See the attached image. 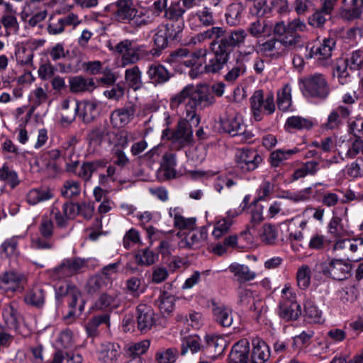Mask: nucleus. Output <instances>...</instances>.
Masks as SVG:
<instances>
[{"instance_id":"50","label":"nucleus","mask_w":363,"mask_h":363,"mask_svg":"<svg viewBox=\"0 0 363 363\" xmlns=\"http://www.w3.org/2000/svg\"><path fill=\"white\" fill-rule=\"evenodd\" d=\"M104 167H105V163L100 160L84 162L77 172V174L85 182H88L91 179L94 172Z\"/></svg>"},{"instance_id":"36","label":"nucleus","mask_w":363,"mask_h":363,"mask_svg":"<svg viewBox=\"0 0 363 363\" xmlns=\"http://www.w3.org/2000/svg\"><path fill=\"white\" fill-rule=\"evenodd\" d=\"M213 317L216 323L223 328H229L233 323L232 310L225 306H214Z\"/></svg>"},{"instance_id":"45","label":"nucleus","mask_w":363,"mask_h":363,"mask_svg":"<svg viewBox=\"0 0 363 363\" xmlns=\"http://www.w3.org/2000/svg\"><path fill=\"white\" fill-rule=\"evenodd\" d=\"M20 236L6 239L0 245V255L2 258H11L18 254V244Z\"/></svg>"},{"instance_id":"37","label":"nucleus","mask_w":363,"mask_h":363,"mask_svg":"<svg viewBox=\"0 0 363 363\" xmlns=\"http://www.w3.org/2000/svg\"><path fill=\"white\" fill-rule=\"evenodd\" d=\"M252 351L250 363H264L269 358V350L267 344L259 339L252 340Z\"/></svg>"},{"instance_id":"58","label":"nucleus","mask_w":363,"mask_h":363,"mask_svg":"<svg viewBox=\"0 0 363 363\" xmlns=\"http://www.w3.org/2000/svg\"><path fill=\"white\" fill-rule=\"evenodd\" d=\"M81 192V186L79 182L67 180L61 188V194L66 199H72L78 196Z\"/></svg>"},{"instance_id":"13","label":"nucleus","mask_w":363,"mask_h":363,"mask_svg":"<svg viewBox=\"0 0 363 363\" xmlns=\"http://www.w3.org/2000/svg\"><path fill=\"white\" fill-rule=\"evenodd\" d=\"M87 267L86 260L79 257L65 259L56 267L52 276L55 279H65L82 272Z\"/></svg>"},{"instance_id":"12","label":"nucleus","mask_w":363,"mask_h":363,"mask_svg":"<svg viewBox=\"0 0 363 363\" xmlns=\"http://www.w3.org/2000/svg\"><path fill=\"white\" fill-rule=\"evenodd\" d=\"M137 104L128 101L122 107L113 111L110 114V121L115 128H122L130 123L135 118Z\"/></svg>"},{"instance_id":"14","label":"nucleus","mask_w":363,"mask_h":363,"mask_svg":"<svg viewBox=\"0 0 363 363\" xmlns=\"http://www.w3.org/2000/svg\"><path fill=\"white\" fill-rule=\"evenodd\" d=\"M74 208L71 206V202H65L61 206L55 201L51 206V218L55 220L57 228H65L69 224V220L74 218Z\"/></svg>"},{"instance_id":"18","label":"nucleus","mask_w":363,"mask_h":363,"mask_svg":"<svg viewBox=\"0 0 363 363\" xmlns=\"http://www.w3.org/2000/svg\"><path fill=\"white\" fill-rule=\"evenodd\" d=\"M335 46V40L334 38H325L322 43L318 47H312L310 49L306 46L305 57L311 59L316 57L318 60H327L332 55V52Z\"/></svg>"},{"instance_id":"59","label":"nucleus","mask_w":363,"mask_h":363,"mask_svg":"<svg viewBox=\"0 0 363 363\" xmlns=\"http://www.w3.org/2000/svg\"><path fill=\"white\" fill-rule=\"evenodd\" d=\"M311 269L306 264L301 265L296 272V281L301 289H306L311 284Z\"/></svg>"},{"instance_id":"2","label":"nucleus","mask_w":363,"mask_h":363,"mask_svg":"<svg viewBox=\"0 0 363 363\" xmlns=\"http://www.w3.org/2000/svg\"><path fill=\"white\" fill-rule=\"evenodd\" d=\"M180 118L174 129L167 128L162 130V139L167 140L171 143L172 149L180 150L192 144L194 141L193 126H198L200 119L191 118L190 116L179 111H176Z\"/></svg>"},{"instance_id":"28","label":"nucleus","mask_w":363,"mask_h":363,"mask_svg":"<svg viewBox=\"0 0 363 363\" xmlns=\"http://www.w3.org/2000/svg\"><path fill=\"white\" fill-rule=\"evenodd\" d=\"M124 79L128 88L134 91L143 87V72L138 65L132 66L125 70Z\"/></svg>"},{"instance_id":"55","label":"nucleus","mask_w":363,"mask_h":363,"mask_svg":"<svg viewBox=\"0 0 363 363\" xmlns=\"http://www.w3.org/2000/svg\"><path fill=\"white\" fill-rule=\"evenodd\" d=\"M285 125L287 128L291 129L309 130L313 127V123L308 118L293 116L287 118Z\"/></svg>"},{"instance_id":"63","label":"nucleus","mask_w":363,"mask_h":363,"mask_svg":"<svg viewBox=\"0 0 363 363\" xmlns=\"http://www.w3.org/2000/svg\"><path fill=\"white\" fill-rule=\"evenodd\" d=\"M140 279L133 277L125 281V291L133 297L137 298L144 292Z\"/></svg>"},{"instance_id":"44","label":"nucleus","mask_w":363,"mask_h":363,"mask_svg":"<svg viewBox=\"0 0 363 363\" xmlns=\"http://www.w3.org/2000/svg\"><path fill=\"white\" fill-rule=\"evenodd\" d=\"M121 301L116 293H104L96 301L94 306L96 309L116 308L119 306Z\"/></svg>"},{"instance_id":"56","label":"nucleus","mask_w":363,"mask_h":363,"mask_svg":"<svg viewBox=\"0 0 363 363\" xmlns=\"http://www.w3.org/2000/svg\"><path fill=\"white\" fill-rule=\"evenodd\" d=\"M246 31L257 38L265 36L270 32L267 23L260 19L252 22Z\"/></svg>"},{"instance_id":"49","label":"nucleus","mask_w":363,"mask_h":363,"mask_svg":"<svg viewBox=\"0 0 363 363\" xmlns=\"http://www.w3.org/2000/svg\"><path fill=\"white\" fill-rule=\"evenodd\" d=\"M291 104V87L289 84H286L277 92V106L280 110L287 111Z\"/></svg>"},{"instance_id":"31","label":"nucleus","mask_w":363,"mask_h":363,"mask_svg":"<svg viewBox=\"0 0 363 363\" xmlns=\"http://www.w3.org/2000/svg\"><path fill=\"white\" fill-rule=\"evenodd\" d=\"M45 296L44 286L37 284L26 293L24 296V301L27 305L40 308L45 304Z\"/></svg>"},{"instance_id":"10","label":"nucleus","mask_w":363,"mask_h":363,"mask_svg":"<svg viewBox=\"0 0 363 363\" xmlns=\"http://www.w3.org/2000/svg\"><path fill=\"white\" fill-rule=\"evenodd\" d=\"M237 167L243 172L256 169L262 162L261 155L253 149H238L235 156Z\"/></svg>"},{"instance_id":"15","label":"nucleus","mask_w":363,"mask_h":363,"mask_svg":"<svg viewBox=\"0 0 363 363\" xmlns=\"http://www.w3.org/2000/svg\"><path fill=\"white\" fill-rule=\"evenodd\" d=\"M225 30L223 27L212 26L210 28L197 33L191 37L189 45H195L196 44L203 43L207 40H211L209 43V49L214 45V48L220 45L221 40L224 38Z\"/></svg>"},{"instance_id":"26","label":"nucleus","mask_w":363,"mask_h":363,"mask_svg":"<svg viewBox=\"0 0 363 363\" xmlns=\"http://www.w3.org/2000/svg\"><path fill=\"white\" fill-rule=\"evenodd\" d=\"M98 103L94 101H77L74 104V111H77L79 118L89 123L94 120L99 114Z\"/></svg>"},{"instance_id":"43","label":"nucleus","mask_w":363,"mask_h":363,"mask_svg":"<svg viewBox=\"0 0 363 363\" xmlns=\"http://www.w3.org/2000/svg\"><path fill=\"white\" fill-rule=\"evenodd\" d=\"M159 255L150 247L137 250L134 255L135 261L140 266L149 267L154 264L158 259Z\"/></svg>"},{"instance_id":"60","label":"nucleus","mask_w":363,"mask_h":363,"mask_svg":"<svg viewBox=\"0 0 363 363\" xmlns=\"http://www.w3.org/2000/svg\"><path fill=\"white\" fill-rule=\"evenodd\" d=\"M174 297L166 291H163L158 297L156 303L161 312L169 313L172 311L174 306Z\"/></svg>"},{"instance_id":"3","label":"nucleus","mask_w":363,"mask_h":363,"mask_svg":"<svg viewBox=\"0 0 363 363\" xmlns=\"http://www.w3.org/2000/svg\"><path fill=\"white\" fill-rule=\"evenodd\" d=\"M132 133L127 131L116 133L111 130L110 126L105 121L94 127L87 134V140L89 145L94 148L106 142L109 145H114L125 147L129 140L132 138Z\"/></svg>"},{"instance_id":"48","label":"nucleus","mask_w":363,"mask_h":363,"mask_svg":"<svg viewBox=\"0 0 363 363\" xmlns=\"http://www.w3.org/2000/svg\"><path fill=\"white\" fill-rule=\"evenodd\" d=\"M260 241L266 245H274L278 238V230L272 224H264L259 230Z\"/></svg>"},{"instance_id":"29","label":"nucleus","mask_w":363,"mask_h":363,"mask_svg":"<svg viewBox=\"0 0 363 363\" xmlns=\"http://www.w3.org/2000/svg\"><path fill=\"white\" fill-rule=\"evenodd\" d=\"M238 303L240 306H248L255 311L259 307L263 308V303L259 300H255L254 292L248 286L240 285L238 288Z\"/></svg>"},{"instance_id":"54","label":"nucleus","mask_w":363,"mask_h":363,"mask_svg":"<svg viewBox=\"0 0 363 363\" xmlns=\"http://www.w3.org/2000/svg\"><path fill=\"white\" fill-rule=\"evenodd\" d=\"M0 181L5 182L11 189L16 188L20 184L17 172L6 164L0 168Z\"/></svg>"},{"instance_id":"47","label":"nucleus","mask_w":363,"mask_h":363,"mask_svg":"<svg viewBox=\"0 0 363 363\" xmlns=\"http://www.w3.org/2000/svg\"><path fill=\"white\" fill-rule=\"evenodd\" d=\"M169 30V26L159 27L154 35L153 41L156 47L151 52L153 55H160V51L167 46V31Z\"/></svg>"},{"instance_id":"40","label":"nucleus","mask_w":363,"mask_h":363,"mask_svg":"<svg viewBox=\"0 0 363 363\" xmlns=\"http://www.w3.org/2000/svg\"><path fill=\"white\" fill-rule=\"evenodd\" d=\"M53 196L52 191L48 187L36 188L29 191L26 196V201L30 205H36L48 201Z\"/></svg>"},{"instance_id":"22","label":"nucleus","mask_w":363,"mask_h":363,"mask_svg":"<svg viewBox=\"0 0 363 363\" xmlns=\"http://www.w3.org/2000/svg\"><path fill=\"white\" fill-rule=\"evenodd\" d=\"M184 210L181 207L169 208V216L173 218L174 226L180 230H194L196 226V218L185 217Z\"/></svg>"},{"instance_id":"62","label":"nucleus","mask_w":363,"mask_h":363,"mask_svg":"<svg viewBox=\"0 0 363 363\" xmlns=\"http://www.w3.org/2000/svg\"><path fill=\"white\" fill-rule=\"evenodd\" d=\"M246 72V66L242 61L237 60L235 64L225 74L224 79L228 83H233Z\"/></svg>"},{"instance_id":"27","label":"nucleus","mask_w":363,"mask_h":363,"mask_svg":"<svg viewBox=\"0 0 363 363\" xmlns=\"http://www.w3.org/2000/svg\"><path fill=\"white\" fill-rule=\"evenodd\" d=\"M69 87L72 93L82 94L84 92H91L96 86L93 79L77 75L69 78Z\"/></svg>"},{"instance_id":"33","label":"nucleus","mask_w":363,"mask_h":363,"mask_svg":"<svg viewBox=\"0 0 363 363\" xmlns=\"http://www.w3.org/2000/svg\"><path fill=\"white\" fill-rule=\"evenodd\" d=\"M121 353L118 344L107 342L101 345L98 352V359L104 363H116Z\"/></svg>"},{"instance_id":"35","label":"nucleus","mask_w":363,"mask_h":363,"mask_svg":"<svg viewBox=\"0 0 363 363\" xmlns=\"http://www.w3.org/2000/svg\"><path fill=\"white\" fill-rule=\"evenodd\" d=\"M146 74L149 79L155 84H162L170 79V74L164 66L160 64H152L148 66Z\"/></svg>"},{"instance_id":"38","label":"nucleus","mask_w":363,"mask_h":363,"mask_svg":"<svg viewBox=\"0 0 363 363\" xmlns=\"http://www.w3.org/2000/svg\"><path fill=\"white\" fill-rule=\"evenodd\" d=\"M1 316L5 325L9 328H16L18 325L20 315L13 303H6L1 308Z\"/></svg>"},{"instance_id":"25","label":"nucleus","mask_w":363,"mask_h":363,"mask_svg":"<svg viewBox=\"0 0 363 363\" xmlns=\"http://www.w3.org/2000/svg\"><path fill=\"white\" fill-rule=\"evenodd\" d=\"M259 51L271 59L277 60L286 55L277 38H272L258 45Z\"/></svg>"},{"instance_id":"39","label":"nucleus","mask_w":363,"mask_h":363,"mask_svg":"<svg viewBox=\"0 0 363 363\" xmlns=\"http://www.w3.org/2000/svg\"><path fill=\"white\" fill-rule=\"evenodd\" d=\"M228 269L240 283L252 281L256 277V273L245 264L233 263L229 266Z\"/></svg>"},{"instance_id":"53","label":"nucleus","mask_w":363,"mask_h":363,"mask_svg":"<svg viewBox=\"0 0 363 363\" xmlns=\"http://www.w3.org/2000/svg\"><path fill=\"white\" fill-rule=\"evenodd\" d=\"M201 348V339L198 335L186 336L182 340L181 354L185 355L189 351L194 354L199 352Z\"/></svg>"},{"instance_id":"4","label":"nucleus","mask_w":363,"mask_h":363,"mask_svg":"<svg viewBox=\"0 0 363 363\" xmlns=\"http://www.w3.org/2000/svg\"><path fill=\"white\" fill-rule=\"evenodd\" d=\"M351 269V264L344 259L328 258L318 262L313 267V273L318 279L323 276L340 281L348 277Z\"/></svg>"},{"instance_id":"24","label":"nucleus","mask_w":363,"mask_h":363,"mask_svg":"<svg viewBox=\"0 0 363 363\" xmlns=\"http://www.w3.org/2000/svg\"><path fill=\"white\" fill-rule=\"evenodd\" d=\"M138 328L142 332H146L155 325V314L150 306L140 304L137 307Z\"/></svg>"},{"instance_id":"42","label":"nucleus","mask_w":363,"mask_h":363,"mask_svg":"<svg viewBox=\"0 0 363 363\" xmlns=\"http://www.w3.org/2000/svg\"><path fill=\"white\" fill-rule=\"evenodd\" d=\"M301 314V308L298 303L278 305V315L285 321L296 320Z\"/></svg>"},{"instance_id":"46","label":"nucleus","mask_w":363,"mask_h":363,"mask_svg":"<svg viewBox=\"0 0 363 363\" xmlns=\"http://www.w3.org/2000/svg\"><path fill=\"white\" fill-rule=\"evenodd\" d=\"M300 150L298 147L293 149L284 150L277 149L270 154V163L274 167L280 166L283 162L289 160L294 155L299 152Z\"/></svg>"},{"instance_id":"61","label":"nucleus","mask_w":363,"mask_h":363,"mask_svg":"<svg viewBox=\"0 0 363 363\" xmlns=\"http://www.w3.org/2000/svg\"><path fill=\"white\" fill-rule=\"evenodd\" d=\"M206 343L208 348L214 351L218 354L223 352L227 347L225 339L220 335H206Z\"/></svg>"},{"instance_id":"19","label":"nucleus","mask_w":363,"mask_h":363,"mask_svg":"<svg viewBox=\"0 0 363 363\" xmlns=\"http://www.w3.org/2000/svg\"><path fill=\"white\" fill-rule=\"evenodd\" d=\"M247 37V31L242 28L235 29L229 33L225 31L220 45L231 54L233 48H240L245 44Z\"/></svg>"},{"instance_id":"7","label":"nucleus","mask_w":363,"mask_h":363,"mask_svg":"<svg viewBox=\"0 0 363 363\" xmlns=\"http://www.w3.org/2000/svg\"><path fill=\"white\" fill-rule=\"evenodd\" d=\"M302 91L304 96L325 99L330 89L325 77L318 73L308 75L302 79Z\"/></svg>"},{"instance_id":"6","label":"nucleus","mask_w":363,"mask_h":363,"mask_svg":"<svg viewBox=\"0 0 363 363\" xmlns=\"http://www.w3.org/2000/svg\"><path fill=\"white\" fill-rule=\"evenodd\" d=\"M347 68L351 70L363 69V50H354L345 60H340L337 62L334 75L337 77L342 85L347 84L351 80Z\"/></svg>"},{"instance_id":"57","label":"nucleus","mask_w":363,"mask_h":363,"mask_svg":"<svg viewBox=\"0 0 363 363\" xmlns=\"http://www.w3.org/2000/svg\"><path fill=\"white\" fill-rule=\"evenodd\" d=\"M109 284L108 279L100 274L93 276L87 281L86 285V291L89 294H95Z\"/></svg>"},{"instance_id":"64","label":"nucleus","mask_w":363,"mask_h":363,"mask_svg":"<svg viewBox=\"0 0 363 363\" xmlns=\"http://www.w3.org/2000/svg\"><path fill=\"white\" fill-rule=\"evenodd\" d=\"M346 174L352 179L363 177V157H358L354 162L347 165L345 169Z\"/></svg>"},{"instance_id":"30","label":"nucleus","mask_w":363,"mask_h":363,"mask_svg":"<svg viewBox=\"0 0 363 363\" xmlns=\"http://www.w3.org/2000/svg\"><path fill=\"white\" fill-rule=\"evenodd\" d=\"M250 345L247 340H241L235 344L229 354V363H248Z\"/></svg>"},{"instance_id":"17","label":"nucleus","mask_w":363,"mask_h":363,"mask_svg":"<svg viewBox=\"0 0 363 363\" xmlns=\"http://www.w3.org/2000/svg\"><path fill=\"white\" fill-rule=\"evenodd\" d=\"M208 237V231L206 227L190 230L185 237L180 240L179 246L180 248L198 249L206 242Z\"/></svg>"},{"instance_id":"23","label":"nucleus","mask_w":363,"mask_h":363,"mask_svg":"<svg viewBox=\"0 0 363 363\" xmlns=\"http://www.w3.org/2000/svg\"><path fill=\"white\" fill-rule=\"evenodd\" d=\"M185 11V9L181 4L179 1L171 2L170 5L167 6V10H165L164 17L169 21L178 23L177 27V30L175 32V33L172 35L173 39H177L178 37V34L180 33L183 29V16Z\"/></svg>"},{"instance_id":"51","label":"nucleus","mask_w":363,"mask_h":363,"mask_svg":"<svg viewBox=\"0 0 363 363\" xmlns=\"http://www.w3.org/2000/svg\"><path fill=\"white\" fill-rule=\"evenodd\" d=\"M101 324L110 325V316L108 314L96 315L90 319L86 325V331L89 336L94 337L98 334V327Z\"/></svg>"},{"instance_id":"41","label":"nucleus","mask_w":363,"mask_h":363,"mask_svg":"<svg viewBox=\"0 0 363 363\" xmlns=\"http://www.w3.org/2000/svg\"><path fill=\"white\" fill-rule=\"evenodd\" d=\"M320 170V163L315 160H310L302 163L301 166L296 169L293 174L294 180L305 178L306 176H315Z\"/></svg>"},{"instance_id":"11","label":"nucleus","mask_w":363,"mask_h":363,"mask_svg":"<svg viewBox=\"0 0 363 363\" xmlns=\"http://www.w3.org/2000/svg\"><path fill=\"white\" fill-rule=\"evenodd\" d=\"M223 130L232 136L241 137V141H247L250 139L252 134L246 130V125L244 124L242 117L239 114L230 115L220 120Z\"/></svg>"},{"instance_id":"34","label":"nucleus","mask_w":363,"mask_h":363,"mask_svg":"<svg viewBox=\"0 0 363 363\" xmlns=\"http://www.w3.org/2000/svg\"><path fill=\"white\" fill-rule=\"evenodd\" d=\"M153 12L147 6L136 7L130 24L135 28L147 26L155 21Z\"/></svg>"},{"instance_id":"1","label":"nucleus","mask_w":363,"mask_h":363,"mask_svg":"<svg viewBox=\"0 0 363 363\" xmlns=\"http://www.w3.org/2000/svg\"><path fill=\"white\" fill-rule=\"evenodd\" d=\"M214 102V96L206 87L195 89L194 85L188 84L171 97L169 107L172 111L179 110L191 118L201 120L197 106L206 108Z\"/></svg>"},{"instance_id":"5","label":"nucleus","mask_w":363,"mask_h":363,"mask_svg":"<svg viewBox=\"0 0 363 363\" xmlns=\"http://www.w3.org/2000/svg\"><path fill=\"white\" fill-rule=\"evenodd\" d=\"M212 52V57L206 62L203 66L199 65L196 69L189 70V74L192 79L198 77L203 72L209 74H216L222 70L230 60V54L229 51L219 45L214 48V45L210 50Z\"/></svg>"},{"instance_id":"52","label":"nucleus","mask_w":363,"mask_h":363,"mask_svg":"<svg viewBox=\"0 0 363 363\" xmlns=\"http://www.w3.org/2000/svg\"><path fill=\"white\" fill-rule=\"evenodd\" d=\"M304 313L306 320L312 323H322L324 321L322 311L311 301L304 304Z\"/></svg>"},{"instance_id":"8","label":"nucleus","mask_w":363,"mask_h":363,"mask_svg":"<svg viewBox=\"0 0 363 363\" xmlns=\"http://www.w3.org/2000/svg\"><path fill=\"white\" fill-rule=\"evenodd\" d=\"M115 51L122 55L123 67L135 64L148 55L145 45H133V41L128 39H125L116 44Z\"/></svg>"},{"instance_id":"16","label":"nucleus","mask_w":363,"mask_h":363,"mask_svg":"<svg viewBox=\"0 0 363 363\" xmlns=\"http://www.w3.org/2000/svg\"><path fill=\"white\" fill-rule=\"evenodd\" d=\"M26 282L25 274L15 270L6 271L0 274V289L6 292L21 290Z\"/></svg>"},{"instance_id":"32","label":"nucleus","mask_w":363,"mask_h":363,"mask_svg":"<svg viewBox=\"0 0 363 363\" xmlns=\"http://www.w3.org/2000/svg\"><path fill=\"white\" fill-rule=\"evenodd\" d=\"M255 98L259 99V108L264 111L266 114L270 115L274 112L276 106L272 93L268 92L264 94V91L261 89L255 91L250 99L251 106H253L254 99Z\"/></svg>"},{"instance_id":"20","label":"nucleus","mask_w":363,"mask_h":363,"mask_svg":"<svg viewBox=\"0 0 363 363\" xmlns=\"http://www.w3.org/2000/svg\"><path fill=\"white\" fill-rule=\"evenodd\" d=\"M114 17L121 23L130 24L136 7L133 0H117L114 4Z\"/></svg>"},{"instance_id":"9","label":"nucleus","mask_w":363,"mask_h":363,"mask_svg":"<svg viewBox=\"0 0 363 363\" xmlns=\"http://www.w3.org/2000/svg\"><path fill=\"white\" fill-rule=\"evenodd\" d=\"M274 34L277 36L283 48L288 55L289 51H297L305 48L302 38L299 34H294L286 30L285 23L282 21L277 22L274 26Z\"/></svg>"},{"instance_id":"21","label":"nucleus","mask_w":363,"mask_h":363,"mask_svg":"<svg viewBox=\"0 0 363 363\" xmlns=\"http://www.w3.org/2000/svg\"><path fill=\"white\" fill-rule=\"evenodd\" d=\"M348 208H336L333 211V217L328 225V231L333 237L340 238L346 233L342 219L347 216Z\"/></svg>"}]
</instances>
